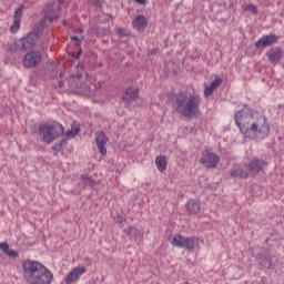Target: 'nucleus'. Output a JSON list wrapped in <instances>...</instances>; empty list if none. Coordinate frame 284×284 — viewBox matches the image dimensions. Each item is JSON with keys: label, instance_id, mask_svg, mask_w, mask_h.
Returning a JSON list of instances; mask_svg holds the SVG:
<instances>
[{"label": "nucleus", "instance_id": "obj_39", "mask_svg": "<svg viewBox=\"0 0 284 284\" xmlns=\"http://www.w3.org/2000/svg\"><path fill=\"white\" fill-rule=\"evenodd\" d=\"M85 79H89V75H88V73H85Z\"/></svg>", "mask_w": 284, "mask_h": 284}, {"label": "nucleus", "instance_id": "obj_9", "mask_svg": "<svg viewBox=\"0 0 284 284\" xmlns=\"http://www.w3.org/2000/svg\"><path fill=\"white\" fill-rule=\"evenodd\" d=\"M219 161H221V158L210 151H204L202 153V158H201V164L204 168H207L210 170H214V168H216V165H219Z\"/></svg>", "mask_w": 284, "mask_h": 284}, {"label": "nucleus", "instance_id": "obj_34", "mask_svg": "<svg viewBox=\"0 0 284 284\" xmlns=\"http://www.w3.org/2000/svg\"><path fill=\"white\" fill-rule=\"evenodd\" d=\"M37 61H38V63H39V61H41V54H37Z\"/></svg>", "mask_w": 284, "mask_h": 284}, {"label": "nucleus", "instance_id": "obj_20", "mask_svg": "<svg viewBox=\"0 0 284 284\" xmlns=\"http://www.w3.org/2000/svg\"><path fill=\"white\" fill-rule=\"evenodd\" d=\"M231 176L233 179H247L250 176V173L240 166H233V169L231 170Z\"/></svg>", "mask_w": 284, "mask_h": 284}, {"label": "nucleus", "instance_id": "obj_23", "mask_svg": "<svg viewBox=\"0 0 284 284\" xmlns=\"http://www.w3.org/2000/svg\"><path fill=\"white\" fill-rule=\"evenodd\" d=\"M124 234H126L129 239H141L143 236L141 230L134 226H129L128 229H124Z\"/></svg>", "mask_w": 284, "mask_h": 284}, {"label": "nucleus", "instance_id": "obj_25", "mask_svg": "<svg viewBox=\"0 0 284 284\" xmlns=\"http://www.w3.org/2000/svg\"><path fill=\"white\" fill-rule=\"evenodd\" d=\"M79 132H81V130L77 126H71V130H68L65 132V138L67 139H74V136H77V134H79Z\"/></svg>", "mask_w": 284, "mask_h": 284}, {"label": "nucleus", "instance_id": "obj_29", "mask_svg": "<svg viewBox=\"0 0 284 284\" xmlns=\"http://www.w3.org/2000/svg\"><path fill=\"white\" fill-rule=\"evenodd\" d=\"M0 250H1V252H4V254H7L8 251L10 250V246L8 245V243L1 242L0 243Z\"/></svg>", "mask_w": 284, "mask_h": 284}, {"label": "nucleus", "instance_id": "obj_24", "mask_svg": "<svg viewBox=\"0 0 284 284\" xmlns=\"http://www.w3.org/2000/svg\"><path fill=\"white\" fill-rule=\"evenodd\" d=\"M266 55L272 63H278V61H281V57H283V52H281V49H274L268 51Z\"/></svg>", "mask_w": 284, "mask_h": 284}, {"label": "nucleus", "instance_id": "obj_4", "mask_svg": "<svg viewBox=\"0 0 284 284\" xmlns=\"http://www.w3.org/2000/svg\"><path fill=\"white\" fill-rule=\"evenodd\" d=\"M43 143H52V141L63 136L65 129L57 121L49 122L39 126Z\"/></svg>", "mask_w": 284, "mask_h": 284}, {"label": "nucleus", "instance_id": "obj_10", "mask_svg": "<svg viewBox=\"0 0 284 284\" xmlns=\"http://www.w3.org/2000/svg\"><path fill=\"white\" fill-rule=\"evenodd\" d=\"M23 10H26V6L20 4L19 8L14 10L13 21L9 28V32L11 34H17L19 30H21V19H23Z\"/></svg>", "mask_w": 284, "mask_h": 284}, {"label": "nucleus", "instance_id": "obj_19", "mask_svg": "<svg viewBox=\"0 0 284 284\" xmlns=\"http://www.w3.org/2000/svg\"><path fill=\"white\" fill-rule=\"evenodd\" d=\"M133 28L141 32L144 28H148V18L144 16H138L132 22Z\"/></svg>", "mask_w": 284, "mask_h": 284}, {"label": "nucleus", "instance_id": "obj_26", "mask_svg": "<svg viewBox=\"0 0 284 284\" xmlns=\"http://www.w3.org/2000/svg\"><path fill=\"white\" fill-rule=\"evenodd\" d=\"M65 145H68V142L65 140H61L52 146V150H54V152H61Z\"/></svg>", "mask_w": 284, "mask_h": 284}, {"label": "nucleus", "instance_id": "obj_22", "mask_svg": "<svg viewBox=\"0 0 284 284\" xmlns=\"http://www.w3.org/2000/svg\"><path fill=\"white\" fill-rule=\"evenodd\" d=\"M155 165L159 172H165L168 170V158L165 155H158L155 158Z\"/></svg>", "mask_w": 284, "mask_h": 284}, {"label": "nucleus", "instance_id": "obj_27", "mask_svg": "<svg viewBox=\"0 0 284 284\" xmlns=\"http://www.w3.org/2000/svg\"><path fill=\"white\" fill-rule=\"evenodd\" d=\"M244 10H246V12H251L252 14H258V9L254 4H246Z\"/></svg>", "mask_w": 284, "mask_h": 284}, {"label": "nucleus", "instance_id": "obj_37", "mask_svg": "<svg viewBox=\"0 0 284 284\" xmlns=\"http://www.w3.org/2000/svg\"><path fill=\"white\" fill-rule=\"evenodd\" d=\"M79 33H80V34H83V30H82V29H79Z\"/></svg>", "mask_w": 284, "mask_h": 284}, {"label": "nucleus", "instance_id": "obj_2", "mask_svg": "<svg viewBox=\"0 0 284 284\" xmlns=\"http://www.w3.org/2000/svg\"><path fill=\"white\" fill-rule=\"evenodd\" d=\"M173 106L176 112L185 119H192L199 114V108L201 106V95L178 93L173 97Z\"/></svg>", "mask_w": 284, "mask_h": 284}, {"label": "nucleus", "instance_id": "obj_5", "mask_svg": "<svg viewBox=\"0 0 284 284\" xmlns=\"http://www.w3.org/2000/svg\"><path fill=\"white\" fill-rule=\"evenodd\" d=\"M171 245H173V247H179L181 250H187L189 252H192V250H196V247H199V237H187L176 233L171 240Z\"/></svg>", "mask_w": 284, "mask_h": 284}, {"label": "nucleus", "instance_id": "obj_15", "mask_svg": "<svg viewBox=\"0 0 284 284\" xmlns=\"http://www.w3.org/2000/svg\"><path fill=\"white\" fill-rule=\"evenodd\" d=\"M274 43H278V36L267 34L257 40L255 48H270V45H274Z\"/></svg>", "mask_w": 284, "mask_h": 284}, {"label": "nucleus", "instance_id": "obj_21", "mask_svg": "<svg viewBox=\"0 0 284 284\" xmlns=\"http://www.w3.org/2000/svg\"><path fill=\"white\" fill-rule=\"evenodd\" d=\"M123 101H126V103H130V101H136L139 99V90L129 88L125 91V97L122 98Z\"/></svg>", "mask_w": 284, "mask_h": 284}, {"label": "nucleus", "instance_id": "obj_11", "mask_svg": "<svg viewBox=\"0 0 284 284\" xmlns=\"http://www.w3.org/2000/svg\"><path fill=\"white\" fill-rule=\"evenodd\" d=\"M22 267L28 282L37 284V277H34V274H37V262L27 260L22 263Z\"/></svg>", "mask_w": 284, "mask_h": 284}, {"label": "nucleus", "instance_id": "obj_32", "mask_svg": "<svg viewBox=\"0 0 284 284\" xmlns=\"http://www.w3.org/2000/svg\"><path fill=\"white\" fill-rule=\"evenodd\" d=\"M149 54H156V49H152L149 51Z\"/></svg>", "mask_w": 284, "mask_h": 284}, {"label": "nucleus", "instance_id": "obj_40", "mask_svg": "<svg viewBox=\"0 0 284 284\" xmlns=\"http://www.w3.org/2000/svg\"><path fill=\"white\" fill-rule=\"evenodd\" d=\"M79 54H81V51H79L78 57H79Z\"/></svg>", "mask_w": 284, "mask_h": 284}, {"label": "nucleus", "instance_id": "obj_36", "mask_svg": "<svg viewBox=\"0 0 284 284\" xmlns=\"http://www.w3.org/2000/svg\"><path fill=\"white\" fill-rule=\"evenodd\" d=\"M63 85L62 81H59V88H61Z\"/></svg>", "mask_w": 284, "mask_h": 284}, {"label": "nucleus", "instance_id": "obj_8", "mask_svg": "<svg viewBox=\"0 0 284 284\" xmlns=\"http://www.w3.org/2000/svg\"><path fill=\"white\" fill-rule=\"evenodd\" d=\"M18 45L22 52H28L34 50V47L37 45V32L32 31L26 37L21 38L18 41Z\"/></svg>", "mask_w": 284, "mask_h": 284}, {"label": "nucleus", "instance_id": "obj_16", "mask_svg": "<svg viewBox=\"0 0 284 284\" xmlns=\"http://www.w3.org/2000/svg\"><path fill=\"white\" fill-rule=\"evenodd\" d=\"M265 161L254 158L248 164V170L250 172H254V174H258V172H263V168H265Z\"/></svg>", "mask_w": 284, "mask_h": 284}, {"label": "nucleus", "instance_id": "obj_41", "mask_svg": "<svg viewBox=\"0 0 284 284\" xmlns=\"http://www.w3.org/2000/svg\"><path fill=\"white\" fill-rule=\"evenodd\" d=\"M99 85H100V88H101V82H99Z\"/></svg>", "mask_w": 284, "mask_h": 284}, {"label": "nucleus", "instance_id": "obj_31", "mask_svg": "<svg viewBox=\"0 0 284 284\" xmlns=\"http://www.w3.org/2000/svg\"><path fill=\"white\" fill-rule=\"evenodd\" d=\"M135 3H139V6H145L148 3V0H134Z\"/></svg>", "mask_w": 284, "mask_h": 284}, {"label": "nucleus", "instance_id": "obj_7", "mask_svg": "<svg viewBox=\"0 0 284 284\" xmlns=\"http://www.w3.org/2000/svg\"><path fill=\"white\" fill-rule=\"evenodd\" d=\"M54 278L52 272L48 270L43 264L37 263V284H51Z\"/></svg>", "mask_w": 284, "mask_h": 284}, {"label": "nucleus", "instance_id": "obj_14", "mask_svg": "<svg viewBox=\"0 0 284 284\" xmlns=\"http://www.w3.org/2000/svg\"><path fill=\"white\" fill-rule=\"evenodd\" d=\"M223 84V78L216 75L215 79L211 82V84L204 85V97L205 99H210L212 94H214L215 90H219L221 85Z\"/></svg>", "mask_w": 284, "mask_h": 284}, {"label": "nucleus", "instance_id": "obj_28", "mask_svg": "<svg viewBox=\"0 0 284 284\" xmlns=\"http://www.w3.org/2000/svg\"><path fill=\"white\" fill-rule=\"evenodd\" d=\"M82 181L87 184V185H94V180L92 179V176L88 175V174H83L81 176Z\"/></svg>", "mask_w": 284, "mask_h": 284}, {"label": "nucleus", "instance_id": "obj_6", "mask_svg": "<svg viewBox=\"0 0 284 284\" xmlns=\"http://www.w3.org/2000/svg\"><path fill=\"white\" fill-rule=\"evenodd\" d=\"M83 79V73H77L69 78V87L73 92H80L81 94H90V85L83 84L81 82Z\"/></svg>", "mask_w": 284, "mask_h": 284}, {"label": "nucleus", "instance_id": "obj_35", "mask_svg": "<svg viewBox=\"0 0 284 284\" xmlns=\"http://www.w3.org/2000/svg\"><path fill=\"white\" fill-rule=\"evenodd\" d=\"M71 39H72V41H79L78 37H72Z\"/></svg>", "mask_w": 284, "mask_h": 284}, {"label": "nucleus", "instance_id": "obj_12", "mask_svg": "<svg viewBox=\"0 0 284 284\" xmlns=\"http://www.w3.org/2000/svg\"><path fill=\"white\" fill-rule=\"evenodd\" d=\"M94 141L100 154H102V156H105V154H108V149L105 148V145H108V141H110L108 139V135H105V132L103 131L95 132Z\"/></svg>", "mask_w": 284, "mask_h": 284}, {"label": "nucleus", "instance_id": "obj_18", "mask_svg": "<svg viewBox=\"0 0 284 284\" xmlns=\"http://www.w3.org/2000/svg\"><path fill=\"white\" fill-rule=\"evenodd\" d=\"M23 65L28 69L37 65V51H30L24 55Z\"/></svg>", "mask_w": 284, "mask_h": 284}, {"label": "nucleus", "instance_id": "obj_13", "mask_svg": "<svg viewBox=\"0 0 284 284\" xmlns=\"http://www.w3.org/2000/svg\"><path fill=\"white\" fill-rule=\"evenodd\" d=\"M85 272H88V268H85V266L79 265L72 268L65 277V283L67 284L78 283L79 278H81L82 274H85Z\"/></svg>", "mask_w": 284, "mask_h": 284}, {"label": "nucleus", "instance_id": "obj_1", "mask_svg": "<svg viewBox=\"0 0 284 284\" xmlns=\"http://www.w3.org/2000/svg\"><path fill=\"white\" fill-rule=\"evenodd\" d=\"M234 121L241 134L251 141H263L270 136L267 118L251 108L245 106L236 111Z\"/></svg>", "mask_w": 284, "mask_h": 284}, {"label": "nucleus", "instance_id": "obj_3", "mask_svg": "<svg viewBox=\"0 0 284 284\" xmlns=\"http://www.w3.org/2000/svg\"><path fill=\"white\" fill-rule=\"evenodd\" d=\"M65 3V0H58L57 2H52L47 8H44V18L40 21L38 26L37 34H45L48 32V28L52 26V21H57L59 19V12H61V7Z\"/></svg>", "mask_w": 284, "mask_h": 284}, {"label": "nucleus", "instance_id": "obj_33", "mask_svg": "<svg viewBox=\"0 0 284 284\" xmlns=\"http://www.w3.org/2000/svg\"><path fill=\"white\" fill-rule=\"evenodd\" d=\"M116 223H123V217H118Z\"/></svg>", "mask_w": 284, "mask_h": 284}, {"label": "nucleus", "instance_id": "obj_17", "mask_svg": "<svg viewBox=\"0 0 284 284\" xmlns=\"http://www.w3.org/2000/svg\"><path fill=\"white\" fill-rule=\"evenodd\" d=\"M185 207L190 216H196L201 210V202L197 200H189Z\"/></svg>", "mask_w": 284, "mask_h": 284}, {"label": "nucleus", "instance_id": "obj_30", "mask_svg": "<svg viewBox=\"0 0 284 284\" xmlns=\"http://www.w3.org/2000/svg\"><path fill=\"white\" fill-rule=\"evenodd\" d=\"M7 256H9L10 258H17V256H19V253H17V251H14V250H10L9 248V251H7Z\"/></svg>", "mask_w": 284, "mask_h": 284}, {"label": "nucleus", "instance_id": "obj_38", "mask_svg": "<svg viewBox=\"0 0 284 284\" xmlns=\"http://www.w3.org/2000/svg\"><path fill=\"white\" fill-rule=\"evenodd\" d=\"M118 32L121 34V32H123V29H119Z\"/></svg>", "mask_w": 284, "mask_h": 284}]
</instances>
